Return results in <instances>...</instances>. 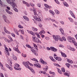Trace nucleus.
<instances>
[{
  "label": "nucleus",
  "mask_w": 77,
  "mask_h": 77,
  "mask_svg": "<svg viewBox=\"0 0 77 77\" xmlns=\"http://www.w3.org/2000/svg\"><path fill=\"white\" fill-rule=\"evenodd\" d=\"M23 64L26 66V67L27 68H28L29 69H30V68L29 66V65H30V66H33V64L32 65V64L30 63V62L29 61H27L26 62H23Z\"/></svg>",
  "instance_id": "nucleus-1"
},
{
  "label": "nucleus",
  "mask_w": 77,
  "mask_h": 77,
  "mask_svg": "<svg viewBox=\"0 0 77 77\" xmlns=\"http://www.w3.org/2000/svg\"><path fill=\"white\" fill-rule=\"evenodd\" d=\"M68 41L69 42H72V43H73L74 44L77 45V42L74 40V38H73V37H69Z\"/></svg>",
  "instance_id": "nucleus-2"
},
{
  "label": "nucleus",
  "mask_w": 77,
  "mask_h": 77,
  "mask_svg": "<svg viewBox=\"0 0 77 77\" xmlns=\"http://www.w3.org/2000/svg\"><path fill=\"white\" fill-rule=\"evenodd\" d=\"M53 38L55 41H58V40H59L61 41H63L62 39L60 38V37L59 35H57L56 36L55 35H53Z\"/></svg>",
  "instance_id": "nucleus-3"
},
{
  "label": "nucleus",
  "mask_w": 77,
  "mask_h": 77,
  "mask_svg": "<svg viewBox=\"0 0 77 77\" xmlns=\"http://www.w3.org/2000/svg\"><path fill=\"white\" fill-rule=\"evenodd\" d=\"M7 2L8 3L10 4L11 5L12 7H14V6H15V2H11L10 0H7Z\"/></svg>",
  "instance_id": "nucleus-4"
},
{
  "label": "nucleus",
  "mask_w": 77,
  "mask_h": 77,
  "mask_svg": "<svg viewBox=\"0 0 77 77\" xmlns=\"http://www.w3.org/2000/svg\"><path fill=\"white\" fill-rule=\"evenodd\" d=\"M37 62H35V63L33 64V66H36L37 68H41V65L39 64Z\"/></svg>",
  "instance_id": "nucleus-5"
},
{
  "label": "nucleus",
  "mask_w": 77,
  "mask_h": 77,
  "mask_svg": "<svg viewBox=\"0 0 77 77\" xmlns=\"http://www.w3.org/2000/svg\"><path fill=\"white\" fill-rule=\"evenodd\" d=\"M45 6V11H48V9H50V8H51V6H49L48 5L46 4H45L44 5Z\"/></svg>",
  "instance_id": "nucleus-6"
},
{
  "label": "nucleus",
  "mask_w": 77,
  "mask_h": 77,
  "mask_svg": "<svg viewBox=\"0 0 77 77\" xmlns=\"http://www.w3.org/2000/svg\"><path fill=\"white\" fill-rule=\"evenodd\" d=\"M3 17L5 22H6V23H10V22H9V20H7L6 21L7 17H6V16H5V15H3Z\"/></svg>",
  "instance_id": "nucleus-7"
},
{
  "label": "nucleus",
  "mask_w": 77,
  "mask_h": 77,
  "mask_svg": "<svg viewBox=\"0 0 77 77\" xmlns=\"http://www.w3.org/2000/svg\"><path fill=\"white\" fill-rule=\"evenodd\" d=\"M31 51L35 56H38V53H37L36 52V51L34 50L33 49H31Z\"/></svg>",
  "instance_id": "nucleus-8"
},
{
  "label": "nucleus",
  "mask_w": 77,
  "mask_h": 77,
  "mask_svg": "<svg viewBox=\"0 0 77 77\" xmlns=\"http://www.w3.org/2000/svg\"><path fill=\"white\" fill-rule=\"evenodd\" d=\"M35 42H37V43H41V42L39 40V38H36L35 40Z\"/></svg>",
  "instance_id": "nucleus-9"
},
{
  "label": "nucleus",
  "mask_w": 77,
  "mask_h": 77,
  "mask_svg": "<svg viewBox=\"0 0 77 77\" xmlns=\"http://www.w3.org/2000/svg\"><path fill=\"white\" fill-rule=\"evenodd\" d=\"M39 17L38 18H37L36 20L38 21H40L41 20L40 18H42V14H41V16H39Z\"/></svg>",
  "instance_id": "nucleus-10"
},
{
  "label": "nucleus",
  "mask_w": 77,
  "mask_h": 77,
  "mask_svg": "<svg viewBox=\"0 0 77 77\" xmlns=\"http://www.w3.org/2000/svg\"><path fill=\"white\" fill-rule=\"evenodd\" d=\"M13 49L14 50H15L16 51H17V53H20V51H19L18 48H14Z\"/></svg>",
  "instance_id": "nucleus-11"
},
{
  "label": "nucleus",
  "mask_w": 77,
  "mask_h": 77,
  "mask_svg": "<svg viewBox=\"0 0 77 77\" xmlns=\"http://www.w3.org/2000/svg\"><path fill=\"white\" fill-rule=\"evenodd\" d=\"M4 32H5V33H8V34H11V33L10 32L7 30H6V27H4Z\"/></svg>",
  "instance_id": "nucleus-12"
},
{
  "label": "nucleus",
  "mask_w": 77,
  "mask_h": 77,
  "mask_svg": "<svg viewBox=\"0 0 77 77\" xmlns=\"http://www.w3.org/2000/svg\"><path fill=\"white\" fill-rule=\"evenodd\" d=\"M70 14L71 15H72V17H73V18H75V15H74V13H73V12H72V11H70Z\"/></svg>",
  "instance_id": "nucleus-13"
},
{
  "label": "nucleus",
  "mask_w": 77,
  "mask_h": 77,
  "mask_svg": "<svg viewBox=\"0 0 77 77\" xmlns=\"http://www.w3.org/2000/svg\"><path fill=\"white\" fill-rule=\"evenodd\" d=\"M40 61H41L42 63H43V64H45V65H46L47 64V62H45L43 60H42V59L41 58L40 59Z\"/></svg>",
  "instance_id": "nucleus-14"
},
{
  "label": "nucleus",
  "mask_w": 77,
  "mask_h": 77,
  "mask_svg": "<svg viewBox=\"0 0 77 77\" xmlns=\"http://www.w3.org/2000/svg\"><path fill=\"white\" fill-rule=\"evenodd\" d=\"M45 32L44 30H42L41 31H40L39 32V33L40 35H41L42 34H44L45 33Z\"/></svg>",
  "instance_id": "nucleus-15"
},
{
  "label": "nucleus",
  "mask_w": 77,
  "mask_h": 77,
  "mask_svg": "<svg viewBox=\"0 0 77 77\" xmlns=\"http://www.w3.org/2000/svg\"><path fill=\"white\" fill-rule=\"evenodd\" d=\"M15 6L14 7H12L13 8H14V11H15V12H18V9H17V8H15V7L16 6V4H15Z\"/></svg>",
  "instance_id": "nucleus-16"
},
{
  "label": "nucleus",
  "mask_w": 77,
  "mask_h": 77,
  "mask_svg": "<svg viewBox=\"0 0 77 77\" xmlns=\"http://www.w3.org/2000/svg\"><path fill=\"white\" fill-rule=\"evenodd\" d=\"M64 6H66V7H68L69 5H68V4L65 2H63Z\"/></svg>",
  "instance_id": "nucleus-17"
},
{
  "label": "nucleus",
  "mask_w": 77,
  "mask_h": 77,
  "mask_svg": "<svg viewBox=\"0 0 77 77\" xmlns=\"http://www.w3.org/2000/svg\"><path fill=\"white\" fill-rule=\"evenodd\" d=\"M64 75H67V76H68V77H69L70 75V73H69V72H66L65 73Z\"/></svg>",
  "instance_id": "nucleus-18"
},
{
  "label": "nucleus",
  "mask_w": 77,
  "mask_h": 77,
  "mask_svg": "<svg viewBox=\"0 0 77 77\" xmlns=\"http://www.w3.org/2000/svg\"><path fill=\"white\" fill-rule=\"evenodd\" d=\"M61 54L63 57H67L66 55L65 54V53L61 52Z\"/></svg>",
  "instance_id": "nucleus-19"
},
{
  "label": "nucleus",
  "mask_w": 77,
  "mask_h": 77,
  "mask_svg": "<svg viewBox=\"0 0 77 77\" xmlns=\"http://www.w3.org/2000/svg\"><path fill=\"white\" fill-rule=\"evenodd\" d=\"M5 11L7 13H8L9 14H10L11 15H12V13L11 12H10L9 10H8V9H6Z\"/></svg>",
  "instance_id": "nucleus-20"
},
{
  "label": "nucleus",
  "mask_w": 77,
  "mask_h": 77,
  "mask_svg": "<svg viewBox=\"0 0 77 77\" xmlns=\"http://www.w3.org/2000/svg\"><path fill=\"white\" fill-rule=\"evenodd\" d=\"M33 12L34 15L35 16H38V14L36 13V10H33Z\"/></svg>",
  "instance_id": "nucleus-21"
},
{
  "label": "nucleus",
  "mask_w": 77,
  "mask_h": 77,
  "mask_svg": "<svg viewBox=\"0 0 77 77\" xmlns=\"http://www.w3.org/2000/svg\"><path fill=\"white\" fill-rule=\"evenodd\" d=\"M23 18L25 20H26V21H29V19H28V17H27L26 16H23Z\"/></svg>",
  "instance_id": "nucleus-22"
},
{
  "label": "nucleus",
  "mask_w": 77,
  "mask_h": 77,
  "mask_svg": "<svg viewBox=\"0 0 77 77\" xmlns=\"http://www.w3.org/2000/svg\"><path fill=\"white\" fill-rule=\"evenodd\" d=\"M35 34L37 36L38 38H41V36L40 35H39V33L38 32H35Z\"/></svg>",
  "instance_id": "nucleus-23"
},
{
  "label": "nucleus",
  "mask_w": 77,
  "mask_h": 77,
  "mask_svg": "<svg viewBox=\"0 0 77 77\" xmlns=\"http://www.w3.org/2000/svg\"><path fill=\"white\" fill-rule=\"evenodd\" d=\"M60 31L62 35H64V31H63V29H60Z\"/></svg>",
  "instance_id": "nucleus-24"
},
{
  "label": "nucleus",
  "mask_w": 77,
  "mask_h": 77,
  "mask_svg": "<svg viewBox=\"0 0 77 77\" xmlns=\"http://www.w3.org/2000/svg\"><path fill=\"white\" fill-rule=\"evenodd\" d=\"M33 45L34 46V47L35 48L36 50H38V47H37V45H36L35 43H33Z\"/></svg>",
  "instance_id": "nucleus-25"
},
{
  "label": "nucleus",
  "mask_w": 77,
  "mask_h": 77,
  "mask_svg": "<svg viewBox=\"0 0 77 77\" xmlns=\"http://www.w3.org/2000/svg\"><path fill=\"white\" fill-rule=\"evenodd\" d=\"M48 69V66H46V68H43V70L44 71L46 72V71H47V69Z\"/></svg>",
  "instance_id": "nucleus-26"
},
{
  "label": "nucleus",
  "mask_w": 77,
  "mask_h": 77,
  "mask_svg": "<svg viewBox=\"0 0 77 77\" xmlns=\"http://www.w3.org/2000/svg\"><path fill=\"white\" fill-rule=\"evenodd\" d=\"M56 60L58 61H61L62 60V59L60 57H57Z\"/></svg>",
  "instance_id": "nucleus-27"
},
{
  "label": "nucleus",
  "mask_w": 77,
  "mask_h": 77,
  "mask_svg": "<svg viewBox=\"0 0 77 77\" xmlns=\"http://www.w3.org/2000/svg\"><path fill=\"white\" fill-rule=\"evenodd\" d=\"M19 32H21V33H22V34H23V35H24V30H21V29H20L19 30Z\"/></svg>",
  "instance_id": "nucleus-28"
},
{
  "label": "nucleus",
  "mask_w": 77,
  "mask_h": 77,
  "mask_svg": "<svg viewBox=\"0 0 77 77\" xmlns=\"http://www.w3.org/2000/svg\"><path fill=\"white\" fill-rule=\"evenodd\" d=\"M4 46L5 48V50H6V51H8V48H7V47H6V46L5 45H4Z\"/></svg>",
  "instance_id": "nucleus-29"
},
{
  "label": "nucleus",
  "mask_w": 77,
  "mask_h": 77,
  "mask_svg": "<svg viewBox=\"0 0 77 77\" xmlns=\"http://www.w3.org/2000/svg\"><path fill=\"white\" fill-rule=\"evenodd\" d=\"M55 12L56 13V14H60V12H59L57 10H55Z\"/></svg>",
  "instance_id": "nucleus-30"
},
{
  "label": "nucleus",
  "mask_w": 77,
  "mask_h": 77,
  "mask_svg": "<svg viewBox=\"0 0 77 77\" xmlns=\"http://www.w3.org/2000/svg\"><path fill=\"white\" fill-rule=\"evenodd\" d=\"M32 30L33 31H35V32H37L38 31V29L37 28H34V27H32Z\"/></svg>",
  "instance_id": "nucleus-31"
},
{
  "label": "nucleus",
  "mask_w": 77,
  "mask_h": 77,
  "mask_svg": "<svg viewBox=\"0 0 77 77\" xmlns=\"http://www.w3.org/2000/svg\"><path fill=\"white\" fill-rule=\"evenodd\" d=\"M50 48L51 49V51H53L54 49H55V50H56V48H54V47H51Z\"/></svg>",
  "instance_id": "nucleus-32"
},
{
  "label": "nucleus",
  "mask_w": 77,
  "mask_h": 77,
  "mask_svg": "<svg viewBox=\"0 0 77 77\" xmlns=\"http://www.w3.org/2000/svg\"><path fill=\"white\" fill-rule=\"evenodd\" d=\"M67 62H69V63H72V61L70 60L69 59H67Z\"/></svg>",
  "instance_id": "nucleus-33"
},
{
  "label": "nucleus",
  "mask_w": 77,
  "mask_h": 77,
  "mask_svg": "<svg viewBox=\"0 0 77 77\" xmlns=\"http://www.w3.org/2000/svg\"><path fill=\"white\" fill-rule=\"evenodd\" d=\"M13 58L14 59V60H17V57L15 56H13Z\"/></svg>",
  "instance_id": "nucleus-34"
},
{
  "label": "nucleus",
  "mask_w": 77,
  "mask_h": 77,
  "mask_svg": "<svg viewBox=\"0 0 77 77\" xmlns=\"http://www.w3.org/2000/svg\"><path fill=\"white\" fill-rule=\"evenodd\" d=\"M14 69H16V70H21V68H16L15 67H14Z\"/></svg>",
  "instance_id": "nucleus-35"
},
{
  "label": "nucleus",
  "mask_w": 77,
  "mask_h": 77,
  "mask_svg": "<svg viewBox=\"0 0 77 77\" xmlns=\"http://www.w3.org/2000/svg\"><path fill=\"white\" fill-rule=\"evenodd\" d=\"M14 65L16 67H17V68H18V67H20V65H18V63L15 64Z\"/></svg>",
  "instance_id": "nucleus-36"
},
{
  "label": "nucleus",
  "mask_w": 77,
  "mask_h": 77,
  "mask_svg": "<svg viewBox=\"0 0 77 77\" xmlns=\"http://www.w3.org/2000/svg\"><path fill=\"white\" fill-rule=\"evenodd\" d=\"M26 46L27 47H28V48H32V47H31V46H30V45H28V44L26 45Z\"/></svg>",
  "instance_id": "nucleus-37"
},
{
  "label": "nucleus",
  "mask_w": 77,
  "mask_h": 77,
  "mask_svg": "<svg viewBox=\"0 0 77 77\" xmlns=\"http://www.w3.org/2000/svg\"><path fill=\"white\" fill-rule=\"evenodd\" d=\"M61 70L62 72H65V68H61Z\"/></svg>",
  "instance_id": "nucleus-38"
},
{
  "label": "nucleus",
  "mask_w": 77,
  "mask_h": 77,
  "mask_svg": "<svg viewBox=\"0 0 77 77\" xmlns=\"http://www.w3.org/2000/svg\"><path fill=\"white\" fill-rule=\"evenodd\" d=\"M58 72L59 73V74H62V71L60 70V69H58Z\"/></svg>",
  "instance_id": "nucleus-39"
},
{
  "label": "nucleus",
  "mask_w": 77,
  "mask_h": 77,
  "mask_svg": "<svg viewBox=\"0 0 77 77\" xmlns=\"http://www.w3.org/2000/svg\"><path fill=\"white\" fill-rule=\"evenodd\" d=\"M45 38L47 41L50 40V38L48 37H45Z\"/></svg>",
  "instance_id": "nucleus-40"
},
{
  "label": "nucleus",
  "mask_w": 77,
  "mask_h": 77,
  "mask_svg": "<svg viewBox=\"0 0 77 77\" xmlns=\"http://www.w3.org/2000/svg\"><path fill=\"white\" fill-rule=\"evenodd\" d=\"M49 12H50V13H51V14H52V15H54V12L51 10H50Z\"/></svg>",
  "instance_id": "nucleus-41"
},
{
  "label": "nucleus",
  "mask_w": 77,
  "mask_h": 77,
  "mask_svg": "<svg viewBox=\"0 0 77 77\" xmlns=\"http://www.w3.org/2000/svg\"><path fill=\"white\" fill-rule=\"evenodd\" d=\"M55 2L57 3V4H58V5H59L60 3L59 2V1L57 0H54Z\"/></svg>",
  "instance_id": "nucleus-42"
},
{
  "label": "nucleus",
  "mask_w": 77,
  "mask_h": 77,
  "mask_svg": "<svg viewBox=\"0 0 77 77\" xmlns=\"http://www.w3.org/2000/svg\"><path fill=\"white\" fill-rule=\"evenodd\" d=\"M5 40L6 42H8V43L10 42V41L7 39H5Z\"/></svg>",
  "instance_id": "nucleus-43"
},
{
  "label": "nucleus",
  "mask_w": 77,
  "mask_h": 77,
  "mask_svg": "<svg viewBox=\"0 0 77 77\" xmlns=\"http://www.w3.org/2000/svg\"><path fill=\"white\" fill-rule=\"evenodd\" d=\"M66 65L68 67H69V66H70V65L68 63H66Z\"/></svg>",
  "instance_id": "nucleus-44"
},
{
  "label": "nucleus",
  "mask_w": 77,
  "mask_h": 77,
  "mask_svg": "<svg viewBox=\"0 0 77 77\" xmlns=\"http://www.w3.org/2000/svg\"><path fill=\"white\" fill-rule=\"evenodd\" d=\"M68 19H69V20L70 21H71V22H73V20L71 18H69V17Z\"/></svg>",
  "instance_id": "nucleus-45"
},
{
  "label": "nucleus",
  "mask_w": 77,
  "mask_h": 77,
  "mask_svg": "<svg viewBox=\"0 0 77 77\" xmlns=\"http://www.w3.org/2000/svg\"><path fill=\"white\" fill-rule=\"evenodd\" d=\"M29 4L31 6H32V7H35V4H32L31 3H30Z\"/></svg>",
  "instance_id": "nucleus-46"
},
{
  "label": "nucleus",
  "mask_w": 77,
  "mask_h": 77,
  "mask_svg": "<svg viewBox=\"0 0 77 77\" xmlns=\"http://www.w3.org/2000/svg\"><path fill=\"white\" fill-rule=\"evenodd\" d=\"M58 57H57V55L56 54H54V59H57V58Z\"/></svg>",
  "instance_id": "nucleus-47"
},
{
  "label": "nucleus",
  "mask_w": 77,
  "mask_h": 77,
  "mask_svg": "<svg viewBox=\"0 0 77 77\" xmlns=\"http://www.w3.org/2000/svg\"><path fill=\"white\" fill-rule=\"evenodd\" d=\"M32 60H34V61H35V62H38V60H37L35 58H33V59H32Z\"/></svg>",
  "instance_id": "nucleus-48"
},
{
  "label": "nucleus",
  "mask_w": 77,
  "mask_h": 77,
  "mask_svg": "<svg viewBox=\"0 0 77 77\" xmlns=\"http://www.w3.org/2000/svg\"><path fill=\"white\" fill-rule=\"evenodd\" d=\"M18 27L20 29H23V26H21V25H18Z\"/></svg>",
  "instance_id": "nucleus-49"
},
{
  "label": "nucleus",
  "mask_w": 77,
  "mask_h": 77,
  "mask_svg": "<svg viewBox=\"0 0 77 77\" xmlns=\"http://www.w3.org/2000/svg\"><path fill=\"white\" fill-rule=\"evenodd\" d=\"M31 35H32V36H35V33L33 32L32 31V32H31Z\"/></svg>",
  "instance_id": "nucleus-50"
},
{
  "label": "nucleus",
  "mask_w": 77,
  "mask_h": 77,
  "mask_svg": "<svg viewBox=\"0 0 77 77\" xmlns=\"http://www.w3.org/2000/svg\"><path fill=\"white\" fill-rule=\"evenodd\" d=\"M38 17V16H35L33 17V18H34V19H35V20H36L37 18H38V17Z\"/></svg>",
  "instance_id": "nucleus-51"
},
{
  "label": "nucleus",
  "mask_w": 77,
  "mask_h": 77,
  "mask_svg": "<svg viewBox=\"0 0 77 77\" xmlns=\"http://www.w3.org/2000/svg\"><path fill=\"white\" fill-rule=\"evenodd\" d=\"M62 38L63 40L64 41H66V38H65V37H62Z\"/></svg>",
  "instance_id": "nucleus-52"
},
{
  "label": "nucleus",
  "mask_w": 77,
  "mask_h": 77,
  "mask_svg": "<svg viewBox=\"0 0 77 77\" xmlns=\"http://www.w3.org/2000/svg\"><path fill=\"white\" fill-rule=\"evenodd\" d=\"M37 6H38V7H39V8H41V4L38 3L37 4Z\"/></svg>",
  "instance_id": "nucleus-53"
},
{
  "label": "nucleus",
  "mask_w": 77,
  "mask_h": 77,
  "mask_svg": "<svg viewBox=\"0 0 77 77\" xmlns=\"http://www.w3.org/2000/svg\"><path fill=\"white\" fill-rule=\"evenodd\" d=\"M41 73H42L43 74H46V72L44 71H41Z\"/></svg>",
  "instance_id": "nucleus-54"
},
{
  "label": "nucleus",
  "mask_w": 77,
  "mask_h": 77,
  "mask_svg": "<svg viewBox=\"0 0 77 77\" xmlns=\"http://www.w3.org/2000/svg\"><path fill=\"white\" fill-rule=\"evenodd\" d=\"M6 53H7V54L8 56H9V54H9V52L8 51H6Z\"/></svg>",
  "instance_id": "nucleus-55"
},
{
  "label": "nucleus",
  "mask_w": 77,
  "mask_h": 77,
  "mask_svg": "<svg viewBox=\"0 0 77 77\" xmlns=\"http://www.w3.org/2000/svg\"><path fill=\"white\" fill-rule=\"evenodd\" d=\"M0 76L1 77H4V75H3V74L2 73H0Z\"/></svg>",
  "instance_id": "nucleus-56"
},
{
  "label": "nucleus",
  "mask_w": 77,
  "mask_h": 77,
  "mask_svg": "<svg viewBox=\"0 0 77 77\" xmlns=\"http://www.w3.org/2000/svg\"><path fill=\"white\" fill-rule=\"evenodd\" d=\"M6 66L7 67V68H9V65L8 64H5Z\"/></svg>",
  "instance_id": "nucleus-57"
},
{
  "label": "nucleus",
  "mask_w": 77,
  "mask_h": 77,
  "mask_svg": "<svg viewBox=\"0 0 77 77\" xmlns=\"http://www.w3.org/2000/svg\"><path fill=\"white\" fill-rule=\"evenodd\" d=\"M67 48H68V49H69V50H70L71 48V46H68Z\"/></svg>",
  "instance_id": "nucleus-58"
},
{
  "label": "nucleus",
  "mask_w": 77,
  "mask_h": 77,
  "mask_svg": "<svg viewBox=\"0 0 77 77\" xmlns=\"http://www.w3.org/2000/svg\"><path fill=\"white\" fill-rule=\"evenodd\" d=\"M70 50H71L72 51H75V49L74 48H71V49H70Z\"/></svg>",
  "instance_id": "nucleus-59"
},
{
  "label": "nucleus",
  "mask_w": 77,
  "mask_h": 77,
  "mask_svg": "<svg viewBox=\"0 0 77 77\" xmlns=\"http://www.w3.org/2000/svg\"><path fill=\"white\" fill-rule=\"evenodd\" d=\"M14 31L15 33H16L17 32H18L16 29H14Z\"/></svg>",
  "instance_id": "nucleus-60"
},
{
  "label": "nucleus",
  "mask_w": 77,
  "mask_h": 77,
  "mask_svg": "<svg viewBox=\"0 0 77 77\" xmlns=\"http://www.w3.org/2000/svg\"><path fill=\"white\" fill-rule=\"evenodd\" d=\"M31 71L32 73H35V70H33V69H31Z\"/></svg>",
  "instance_id": "nucleus-61"
},
{
  "label": "nucleus",
  "mask_w": 77,
  "mask_h": 77,
  "mask_svg": "<svg viewBox=\"0 0 77 77\" xmlns=\"http://www.w3.org/2000/svg\"><path fill=\"white\" fill-rule=\"evenodd\" d=\"M8 68H9V69H10V70H11V71H12L13 69H12V68L11 67H9Z\"/></svg>",
  "instance_id": "nucleus-62"
},
{
  "label": "nucleus",
  "mask_w": 77,
  "mask_h": 77,
  "mask_svg": "<svg viewBox=\"0 0 77 77\" xmlns=\"http://www.w3.org/2000/svg\"><path fill=\"white\" fill-rule=\"evenodd\" d=\"M22 56H23V57H26V54H22Z\"/></svg>",
  "instance_id": "nucleus-63"
},
{
  "label": "nucleus",
  "mask_w": 77,
  "mask_h": 77,
  "mask_svg": "<svg viewBox=\"0 0 77 77\" xmlns=\"http://www.w3.org/2000/svg\"><path fill=\"white\" fill-rule=\"evenodd\" d=\"M11 35L13 36V37H15V34H14L13 33H11Z\"/></svg>",
  "instance_id": "nucleus-64"
}]
</instances>
